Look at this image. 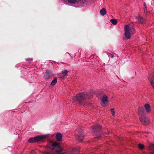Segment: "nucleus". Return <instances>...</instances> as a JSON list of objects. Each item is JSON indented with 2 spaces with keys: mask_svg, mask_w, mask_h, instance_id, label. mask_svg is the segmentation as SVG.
<instances>
[{
  "mask_svg": "<svg viewBox=\"0 0 154 154\" xmlns=\"http://www.w3.org/2000/svg\"><path fill=\"white\" fill-rule=\"evenodd\" d=\"M140 119L141 122L145 125H147L149 123L148 118L144 115L140 117Z\"/></svg>",
  "mask_w": 154,
  "mask_h": 154,
  "instance_id": "nucleus-7",
  "label": "nucleus"
},
{
  "mask_svg": "<svg viewBox=\"0 0 154 154\" xmlns=\"http://www.w3.org/2000/svg\"><path fill=\"white\" fill-rule=\"evenodd\" d=\"M68 72V71H67V70H66V69L63 70L62 71V73L63 74H64V76H67V73Z\"/></svg>",
  "mask_w": 154,
  "mask_h": 154,
  "instance_id": "nucleus-21",
  "label": "nucleus"
},
{
  "mask_svg": "<svg viewBox=\"0 0 154 154\" xmlns=\"http://www.w3.org/2000/svg\"><path fill=\"white\" fill-rule=\"evenodd\" d=\"M111 112L112 114V115L113 116H115V111L114 110V109H111Z\"/></svg>",
  "mask_w": 154,
  "mask_h": 154,
  "instance_id": "nucleus-24",
  "label": "nucleus"
},
{
  "mask_svg": "<svg viewBox=\"0 0 154 154\" xmlns=\"http://www.w3.org/2000/svg\"><path fill=\"white\" fill-rule=\"evenodd\" d=\"M93 97L92 95L88 93H82L78 94L75 97L76 101L79 103H81L84 106H91L92 107V105L89 102H83L84 100L88 97V99Z\"/></svg>",
  "mask_w": 154,
  "mask_h": 154,
  "instance_id": "nucleus-2",
  "label": "nucleus"
},
{
  "mask_svg": "<svg viewBox=\"0 0 154 154\" xmlns=\"http://www.w3.org/2000/svg\"><path fill=\"white\" fill-rule=\"evenodd\" d=\"M110 21L114 25H116L117 23V21L115 19H111L110 20Z\"/></svg>",
  "mask_w": 154,
  "mask_h": 154,
  "instance_id": "nucleus-18",
  "label": "nucleus"
},
{
  "mask_svg": "<svg viewBox=\"0 0 154 154\" xmlns=\"http://www.w3.org/2000/svg\"><path fill=\"white\" fill-rule=\"evenodd\" d=\"M55 153L67 154V150L64 149L60 143L49 141L45 150L43 152V154H54Z\"/></svg>",
  "mask_w": 154,
  "mask_h": 154,
  "instance_id": "nucleus-1",
  "label": "nucleus"
},
{
  "mask_svg": "<svg viewBox=\"0 0 154 154\" xmlns=\"http://www.w3.org/2000/svg\"><path fill=\"white\" fill-rule=\"evenodd\" d=\"M144 107L147 112H150L151 110L149 104H145Z\"/></svg>",
  "mask_w": 154,
  "mask_h": 154,
  "instance_id": "nucleus-15",
  "label": "nucleus"
},
{
  "mask_svg": "<svg viewBox=\"0 0 154 154\" xmlns=\"http://www.w3.org/2000/svg\"><path fill=\"white\" fill-rule=\"evenodd\" d=\"M47 137V135H38L33 138H29L28 141L31 143L34 142L40 143L41 142H43L44 139H45Z\"/></svg>",
  "mask_w": 154,
  "mask_h": 154,
  "instance_id": "nucleus-4",
  "label": "nucleus"
},
{
  "mask_svg": "<svg viewBox=\"0 0 154 154\" xmlns=\"http://www.w3.org/2000/svg\"><path fill=\"white\" fill-rule=\"evenodd\" d=\"M150 82L153 88L154 89V82H153V81L151 80L150 81Z\"/></svg>",
  "mask_w": 154,
  "mask_h": 154,
  "instance_id": "nucleus-23",
  "label": "nucleus"
},
{
  "mask_svg": "<svg viewBox=\"0 0 154 154\" xmlns=\"http://www.w3.org/2000/svg\"><path fill=\"white\" fill-rule=\"evenodd\" d=\"M106 11L105 9L103 8L100 10V13L101 15L104 16L106 14Z\"/></svg>",
  "mask_w": 154,
  "mask_h": 154,
  "instance_id": "nucleus-16",
  "label": "nucleus"
},
{
  "mask_svg": "<svg viewBox=\"0 0 154 154\" xmlns=\"http://www.w3.org/2000/svg\"><path fill=\"white\" fill-rule=\"evenodd\" d=\"M107 54L109 56H110L112 58L114 57V55L110 53H108Z\"/></svg>",
  "mask_w": 154,
  "mask_h": 154,
  "instance_id": "nucleus-25",
  "label": "nucleus"
},
{
  "mask_svg": "<svg viewBox=\"0 0 154 154\" xmlns=\"http://www.w3.org/2000/svg\"><path fill=\"white\" fill-rule=\"evenodd\" d=\"M57 79L56 78H55L54 80H53L51 83L50 85V87H51V86H53L55 85L57 83Z\"/></svg>",
  "mask_w": 154,
  "mask_h": 154,
  "instance_id": "nucleus-17",
  "label": "nucleus"
},
{
  "mask_svg": "<svg viewBox=\"0 0 154 154\" xmlns=\"http://www.w3.org/2000/svg\"><path fill=\"white\" fill-rule=\"evenodd\" d=\"M138 147L139 149L142 150L144 149V146L143 144L140 143L138 145Z\"/></svg>",
  "mask_w": 154,
  "mask_h": 154,
  "instance_id": "nucleus-19",
  "label": "nucleus"
},
{
  "mask_svg": "<svg viewBox=\"0 0 154 154\" xmlns=\"http://www.w3.org/2000/svg\"><path fill=\"white\" fill-rule=\"evenodd\" d=\"M29 154H36V152L34 150H32Z\"/></svg>",
  "mask_w": 154,
  "mask_h": 154,
  "instance_id": "nucleus-26",
  "label": "nucleus"
},
{
  "mask_svg": "<svg viewBox=\"0 0 154 154\" xmlns=\"http://www.w3.org/2000/svg\"><path fill=\"white\" fill-rule=\"evenodd\" d=\"M52 76V74L51 72L48 70H47L46 71L44 75V78L45 79H48L50 78Z\"/></svg>",
  "mask_w": 154,
  "mask_h": 154,
  "instance_id": "nucleus-9",
  "label": "nucleus"
},
{
  "mask_svg": "<svg viewBox=\"0 0 154 154\" xmlns=\"http://www.w3.org/2000/svg\"><path fill=\"white\" fill-rule=\"evenodd\" d=\"M67 1L70 3L74 4L76 2L77 0H67Z\"/></svg>",
  "mask_w": 154,
  "mask_h": 154,
  "instance_id": "nucleus-20",
  "label": "nucleus"
},
{
  "mask_svg": "<svg viewBox=\"0 0 154 154\" xmlns=\"http://www.w3.org/2000/svg\"><path fill=\"white\" fill-rule=\"evenodd\" d=\"M143 5H144V8H147V6H146V5L145 3H144Z\"/></svg>",
  "mask_w": 154,
  "mask_h": 154,
  "instance_id": "nucleus-28",
  "label": "nucleus"
},
{
  "mask_svg": "<svg viewBox=\"0 0 154 154\" xmlns=\"http://www.w3.org/2000/svg\"><path fill=\"white\" fill-rule=\"evenodd\" d=\"M144 108L142 107H140L138 111V114L139 115L143 116L144 115Z\"/></svg>",
  "mask_w": 154,
  "mask_h": 154,
  "instance_id": "nucleus-12",
  "label": "nucleus"
},
{
  "mask_svg": "<svg viewBox=\"0 0 154 154\" xmlns=\"http://www.w3.org/2000/svg\"><path fill=\"white\" fill-rule=\"evenodd\" d=\"M148 149L150 154H154V144H150L148 146Z\"/></svg>",
  "mask_w": 154,
  "mask_h": 154,
  "instance_id": "nucleus-8",
  "label": "nucleus"
},
{
  "mask_svg": "<svg viewBox=\"0 0 154 154\" xmlns=\"http://www.w3.org/2000/svg\"><path fill=\"white\" fill-rule=\"evenodd\" d=\"M79 152L78 149L76 148H73L71 150H67V154H75L76 152Z\"/></svg>",
  "mask_w": 154,
  "mask_h": 154,
  "instance_id": "nucleus-10",
  "label": "nucleus"
},
{
  "mask_svg": "<svg viewBox=\"0 0 154 154\" xmlns=\"http://www.w3.org/2000/svg\"><path fill=\"white\" fill-rule=\"evenodd\" d=\"M135 29L132 25L128 24L125 26V35L127 39H129L131 35L134 33Z\"/></svg>",
  "mask_w": 154,
  "mask_h": 154,
  "instance_id": "nucleus-3",
  "label": "nucleus"
},
{
  "mask_svg": "<svg viewBox=\"0 0 154 154\" xmlns=\"http://www.w3.org/2000/svg\"><path fill=\"white\" fill-rule=\"evenodd\" d=\"M147 8H144V11L145 13L147 14Z\"/></svg>",
  "mask_w": 154,
  "mask_h": 154,
  "instance_id": "nucleus-27",
  "label": "nucleus"
},
{
  "mask_svg": "<svg viewBox=\"0 0 154 154\" xmlns=\"http://www.w3.org/2000/svg\"><path fill=\"white\" fill-rule=\"evenodd\" d=\"M26 60L29 62H31L32 61L33 59L32 58H28L26 59Z\"/></svg>",
  "mask_w": 154,
  "mask_h": 154,
  "instance_id": "nucleus-22",
  "label": "nucleus"
},
{
  "mask_svg": "<svg viewBox=\"0 0 154 154\" xmlns=\"http://www.w3.org/2000/svg\"><path fill=\"white\" fill-rule=\"evenodd\" d=\"M101 128V126L98 124L94 125L92 127L93 135L96 136V137L98 138L100 137Z\"/></svg>",
  "mask_w": 154,
  "mask_h": 154,
  "instance_id": "nucleus-6",
  "label": "nucleus"
},
{
  "mask_svg": "<svg viewBox=\"0 0 154 154\" xmlns=\"http://www.w3.org/2000/svg\"><path fill=\"white\" fill-rule=\"evenodd\" d=\"M56 139L57 140L60 141L62 139V135L60 133H58L56 135Z\"/></svg>",
  "mask_w": 154,
  "mask_h": 154,
  "instance_id": "nucleus-14",
  "label": "nucleus"
},
{
  "mask_svg": "<svg viewBox=\"0 0 154 154\" xmlns=\"http://www.w3.org/2000/svg\"><path fill=\"white\" fill-rule=\"evenodd\" d=\"M136 18L139 23H143L145 22V19L140 15H139L138 17H136Z\"/></svg>",
  "mask_w": 154,
  "mask_h": 154,
  "instance_id": "nucleus-11",
  "label": "nucleus"
},
{
  "mask_svg": "<svg viewBox=\"0 0 154 154\" xmlns=\"http://www.w3.org/2000/svg\"><path fill=\"white\" fill-rule=\"evenodd\" d=\"M108 97L107 96L105 95H104L103 96L102 98V102L103 104H105L106 102L108 101Z\"/></svg>",
  "mask_w": 154,
  "mask_h": 154,
  "instance_id": "nucleus-13",
  "label": "nucleus"
},
{
  "mask_svg": "<svg viewBox=\"0 0 154 154\" xmlns=\"http://www.w3.org/2000/svg\"><path fill=\"white\" fill-rule=\"evenodd\" d=\"M76 138L79 141H82L84 137V135L82 128L79 127L76 130L75 134Z\"/></svg>",
  "mask_w": 154,
  "mask_h": 154,
  "instance_id": "nucleus-5",
  "label": "nucleus"
}]
</instances>
